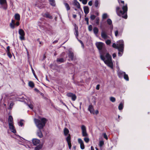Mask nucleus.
Listing matches in <instances>:
<instances>
[{
	"label": "nucleus",
	"mask_w": 150,
	"mask_h": 150,
	"mask_svg": "<svg viewBox=\"0 0 150 150\" xmlns=\"http://www.w3.org/2000/svg\"><path fill=\"white\" fill-rule=\"evenodd\" d=\"M120 9L119 7H116V12L117 15L120 16H121L124 18L127 19V12L128 9L127 5L126 4L125 6H123L122 7L123 11L122 10L120 11Z\"/></svg>",
	"instance_id": "obj_3"
},
{
	"label": "nucleus",
	"mask_w": 150,
	"mask_h": 150,
	"mask_svg": "<svg viewBox=\"0 0 150 150\" xmlns=\"http://www.w3.org/2000/svg\"><path fill=\"white\" fill-rule=\"evenodd\" d=\"M67 96L68 97L71 98L73 101H75L76 98V96L75 94L71 93H68L67 94Z\"/></svg>",
	"instance_id": "obj_10"
},
{
	"label": "nucleus",
	"mask_w": 150,
	"mask_h": 150,
	"mask_svg": "<svg viewBox=\"0 0 150 150\" xmlns=\"http://www.w3.org/2000/svg\"><path fill=\"white\" fill-rule=\"evenodd\" d=\"M107 14L106 13L103 14L102 16V18L103 19H105L107 18Z\"/></svg>",
	"instance_id": "obj_38"
},
{
	"label": "nucleus",
	"mask_w": 150,
	"mask_h": 150,
	"mask_svg": "<svg viewBox=\"0 0 150 150\" xmlns=\"http://www.w3.org/2000/svg\"><path fill=\"white\" fill-rule=\"evenodd\" d=\"M118 2L119 3L121 2L123 5V6H124V1H121V0H118Z\"/></svg>",
	"instance_id": "obj_51"
},
{
	"label": "nucleus",
	"mask_w": 150,
	"mask_h": 150,
	"mask_svg": "<svg viewBox=\"0 0 150 150\" xmlns=\"http://www.w3.org/2000/svg\"><path fill=\"white\" fill-rule=\"evenodd\" d=\"M13 104L14 103H11L10 104V107L11 108V107H12Z\"/></svg>",
	"instance_id": "obj_63"
},
{
	"label": "nucleus",
	"mask_w": 150,
	"mask_h": 150,
	"mask_svg": "<svg viewBox=\"0 0 150 150\" xmlns=\"http://www.w3.org/2000/svg\"><path fill=\"white\" fill-rule=\"evenodd\" d=\"M88 5L90 6H91L92 5V2L91 1H89Z\"/></svg>",
	"instance_id": "obj_53"
},
{
	"label": "nucleus",
	"mask_w": 150,
	"mask_h": 150,
	"mask_svg": "<svg viewBox=\"0 0 150 150\" xmlns=\"http://www.w3.org/2000/svg\"><path fill=\"white\" fill-rule=\"evenodd\" d=\"M78 143L80 144H82L83 143L82 140L80 138H79L78 139Z\"/></svg>",
	"instance_id": "obj_43"
},
{
	"label": "nucleus",
	"mask_w": 150,
	"mask_h": 150,
	"mask_svg": "<svg viewBox=\"0 0 150 150\" xmlns=\"http://www.w3.org/2000/svg\"><path fill=\"white\" fill-rule=\"evenodd\" d=\"M9 128L10 129L11 131L14 133H15L16 132V131L15 128L13 124H10L9 125Z\"/></svg>",
	"instance_id": "obj_13"
},
{
	"label": "nucleus",
	"mask_w": 150,
	"mask_h": 150,
	"mask_svg": "<svg viewBox=\"0 0 150 150\" xmlns=\"http://www.w3.org/2000/svg\"><path fill=\"white\" fill-rule=\"evenodd\" d=\"M0 8L6 10L8 8V5L6 0H0Z\"/></svg>",
	"instance_id": "obj_5"
},
{
	"label": "nucleus",
	"mask_w": 150,
	"mask_h": 150,
	"mask_svg": "<svg viewBox=\"0 0 150 150\" xmlns=\"http://www.w3.org/2000/svg\"><path fill=\"white\" fill-rule=\"evenodd\" d=\"M73 4L74 5L76 6L78 8H80V6L79 3L76 0H74Z\"/></svg>",
	"instance_id": "obj_20"
},
{
	"label": "nucleus",
	"mask_w": 150,
	"mask_h": 150,
	"mask_svg": "<svg viewBox=\"0 0 150 150\" xmlns=\"http://www.w3.org/2000/svg\"><path fill=\"white\" fill-rule=\"evenodd\" d=\"M104 137L105 139H108L107 136L106 134H105V133L104 134Z\"/></svg>",
	"instance_id": "obj_59"
},
{
	"label": "nucleus",
	"mask_w": 150,
	"mask_h": 150,
	"mask_svg": "<svg viewBox=\"0 0 150 150\" xmlns=\"http://www.w3.org/2000/svg\"><path fill=\"white\" fill-rule=\"evenodd\" d=\"M100 2L98 0H95L94 2L95 7L97 9L98 8L100 7Z\"/></svg>",
	"instance_id": "obj_15"
},
{
	"label": "nucleus",
	"mask_w": 150,
	"mask_h": 150,
	"mask_svg": "<svg viewBox=\"0 0 150 150\" xmlns=\"http://www.w3.org/2000/svg\"><path fill=\"white\" fill-rule=\"evenodd\" d=\"M85 21L86 22V24L87 25H89V19L87 17L85 18Z\"/></svg>",
	"instance_id": "obj_46"
},
{
	"label": "nucleus",
	"mask_w": 150,
	"mask_h": 150,
	"mask_svg": "<svg viewBox=\"0 0 150 150\" xmlns=\"http://www.w3.org/2000/svg\"><path fill=\"white\" fill-rule=\"evenodd\" d=\"M84 140L85 142L87 143H88L89 141V139L88 138H85Z\"/></svg>",
	"instance_id": "obj_44"
},
{
	"label": "nucleus",
	"mask_w": 150,
	"mask_h": 150,
	"mask_svg": "<svg viewBox=\"0 0 150 150\" xmlns=\"http://www.w3.org/2000/svg\"><path fill=\"white\" fill-rule=\"evenodd\" d=\"M93 27L92 25H90L88 27V29L89 31H91L92 30Z\"/></svg>",
	"instance_id": "obj_45"
},
{
	"label": "nucleus",
	"mask_w": 150,
	"mask_h": 150,
	"mask_svg": "<svg viewBox=\"0 0 150 150\" xmlns=\"http://www.w3.org/2000/svg\"><path fill=\"white\" fill-rule=\"evenodd\" d=\"M119 44L117 49L119 52H123L124 48V43L122 40H120L119 41Z\"/></svg>",
	"instance_id": "obj_6"
},
{
	"label": "nucleus",
	"mask_w": 150,
	"mask_h": 150,
	"mask_svg": "<svg viewBox=\"0 0 150 150\" xmlns=\"http://www.w3.org/2000/svg\"><path fill=\"white\" fill-rule=\"evenodd\" d=\"M20 24L19 21H18L15 23V21L14 20L12 19L11 23L10 24V26L11 28L14 29L15 28V25L18 26Z\"/></svg>",
	"instance_id": "obj_8"
},
{
	"label": "nucleus",
	"mask_w": 150,
	"mask_h": 150,
	"mask_svg": "<svg viewBox=\"0 0 150 150\" xmlns=\"http://www.w3.org/2000/svg\"><path fill=\"white\" fill-rule=\"evenodd\" d=\"M96 45L97 48L100 51V55L101 54H103L104 56L105 53L103 50H102L105 46L104 43L102 42H99L96 43Z\"/></svg>",
	"instance_id": "obj_4"
},
{
	"label": "nucleus",
	"mask_w": 150,
	"mask_h": 150,
	"mask_svg": "<svg viewBox=\"0 0 150 150\" xmlns=\"http://www.w3.org/2000/svg\"><path fill=\"white\" fill-rule=\"evenodd\" d=\"M76 15L75 14H74L73 15V17L74 18H76Z\"/></svg>",
	"instance_id": "obj_62"
},
{
	"label": "nucleus",
	"mask_w": 150,
	"mask_h": 150,
	"mask_svg": "<svg viewBox=\"0 0 150 150\" xmlns=\"http://www.w3.org/2000/svg\"><path fill=\"white\" fill-rule=\"evenodd\" d=\"M110 100L112 102H114L116 100L115 98L113 97H110Z\"/></svg>",
	"instance_id": "obj_37"
},
{
	"label": "nucleus",
	"mask_w": 150,
	"mask_h": 150,
	"mask_svg": "<svg viewBox=\"0 0 150 150\" xmlns=\"http://www.w3.org/2000/svg\"><path fill=\"white\" fill-rule=\"evenodd\" d=\"M6 49H7V52H10V46H7V47Z\"/></svg>",
	"instance_id": "obj_56"
},
{
	"label": "nucleus",
	"mask_w": 150,
	"mask_h": 150,
	"mask_svg": "<svg viewBox=\"0 0 150 150\" xmlns=\"http://www.w3.org/2000/svg\"><path fill=\"white\" fill-rule=\"evenodd\" d=\"M23 120H21L19 122V125L21 127H22L23 125Z\"/></svg>",
	"instance_id": "obj_39"
},
{
	"label": "nucleus",
	"mask_w": 150,
	"mask_h": 150,
	"mask_svg": "<svg viewBox=\"0 0 150 150\" xmlns=\"http://www.w3.org/2000/svg\"><path fill=\"white\" fill-rule=\"evenodd\" d=\"M42 147V146L41 145H39L36 146L35 148V150H39Z\"/></svg>",
	"instance_id": "obj_30"
},
{
	"label": "nucleus",
	"mask_w": 150,
	"mask_h": 150,
	"mask_svg": "<svg viewBox=\"0 0 150 150\" xmlns=\"http://www.w3.org/2000/svg\"><path fill=\"white\" fill-rule=\"evenodd\" d=\"M60 102L62 103L63 104V105L67 107V106L62 101L60 100Z\"/></svg>",
	"instance_id": "obj_60"
},
{
	"label": "nucleus",
	"mask_w": 150,
	"mask_h": 150,
	"mask_svg": "<svg viewBox=\"0 0 150 150\" xmlns=\"http://www.w3.org/2000/svg\"><path fill=\"white\" fill-rule=\"evenodd\" d=\"M105 42L107 45H110L111 43V41L109 40H107Z\"/></svg>",
	"instance_id": "obj_42"
},
{
	"label": "nucleus",
	"mask_w": 150,
	"mask_h": 150,
	"mask_svg": "<svg viewBox=\"0 0 150 150\" xmlns=\"http://www.w3.org/2000/svg\"><path fill=\"white\" fill-rule=\"evenodd\" d=\"M116 55L115 53H114L112 54V57L113 58L116 57Z\"/></svg>",
	"instance_id": "obj_61"
},
{
	"label": "nucleus",
	"mask_w": 150,
	"mask_h": 150,
	"mask_svg": "<svg viewBox=\"0 0 150 150\" xmlns=\"http://www.w3.org/2000/svg\"><path fill=\"white\" fill-rule=\"evenodd\" d=\"M88 110L91 113L94 114V109L93 105H90L88 108Z\"/></svg>",
	"instance_id": "obj_19"
},
{
	"label": "nucleus",
	"mask_w": 150,
	"mask_h": 150,
	"mask_svg": "<svg viewBox=\"0 0 150 150\" xmlns=\"http://www.w3.org/2000/svg\"><path fill=\"white\" fill-rule=\"evenodd\" d=\"M29 107L31 109H32L33 108V105L32 104H29L28 105Z\"/></svg>",
	"instance_id": "obj_55"
},
{
	"label": "nucleus",
	"mask_w": 150,
	"mask_h": 150,
	"mask_svg": "<svg viewBox=\"0 0 150 150\" xmlns=\"http://www.w3.org/2000/svg\"><path fill=\"white\" fill-rule=\"evenodd\" d=\"M7 55L8 56V57L10 58H11V57H12V55L11 54L10 52H7Z\"/></svg>",
	"instance_id": "obj_48"
},
{
	"label": "nucleus",
	"mask_w": 150,
	"mask_h": 150,
	"mask_svg": "<svg viewBox=\"0 0 150 150\" xmlns=\"http://www.w3.org/2000/svg\"><path fill=\"white\" fill-rule=\"evenodd\" d=\"M31 69H32V72L33 73V74L34 75V76L36 78H37V76L35 74V71H34V69H33L32 67Z\"/></svg>",
	"instance_id": "obj_49"
},
{
	"label": "nucleus",
	"mask_w": 150,
	"mask_h": 150,
	"mask_svg": "<svg viewBox=\"0 0 150 150\" xmlns=\"http://www.w3.org/2000/svg\"><path fill=\"white\" fill-rule=\"evenodd\" d=\"M15 19L18 21H19L20 19V16L19 14L16 13L15 15Z\"/></svg>",
	"instance_id": "obj_22"
},
{
	"label": "nucleus",
	"mask_w": 150,
	"mask_h": 150,
	"mask_svg": "<svg viewBox=\"0 0 150 150\" xmlns=\"http://www.w3.org/2000/svg\"><path fill=\"white\" fill-rule=\"evenodd\" d=\"M107 23L109 25H111L112 24V22L110 19H108L107 21Z\"/></svg>",
	"instance_id": "obj_33"
},
{
	"label": "nucleus",
	"mask_w": 150,
	"mask_h": 150,
	"mask_svg": "<svg viewBox=\"0 0 150 150\" xmlns=\"http://www.w3.org/2000/svg\"><path fill=\"white\" fill-rule=\"evenodd\" d=\"M124 79L127 81H128L129 78L127 74H126L125 72H124Z\"/></svg>",
	"instance_id": "obj_29"
},
{
	"label": "nucleus",
	"mask_w": 150,
	"mask_h": 150,
	"mask_svg": "<svg viewBox=\"0 0 150 150\" xmlns=\"http://www.w3.org/2000/svg\"><path fill=\"white\" fill-rule=\"evenodd\" d=\"M56 61L57 62H59L60 63H63L64 62V59L63 58H58L57 59Z\"/></svg>",
	"instance_id": "obj_25"
},
{
	"label": "nucleus",
	"mask_w": 150,
	"mask_h": 150,
	"mask_svg": "<svg viewBox=\"0 0 150 150\" xmlns=\"http://www.w3.org/2000/svg\"><path fill=\"white\" fill-rule=\"evenodd\" d=\"M34 121L37 127L39 129L37 131V135L40 138H42L43 137V134L41 130L45 126L47 120L45 118L42 117L40 120L35 118Z\"/></svg>",
	"instance_id": "obj_1"
},
{
	"label": "nucleus",
	"mask_w": 150,
	"mask_h": 150,
	"mask_svg": "<svg viewBox=\"0 0 150 150\" xmlns=\"http://www.w3.org/2000/svg\"><path fill=\"white\" fill-rule=\"evenodd\" d=\"M81 129L82 131V135L83 137H87L88 134L86 132V127L84 125H82L81 126Z\"/></svg>",
	"instance_id": "obj_9"
},
{
	"label": "nucleus",
	"mask_w": 150,
	"mask_h": 150,
	"mask_svg": "<svg viewBox=\"0 0 150 150\" xmlns=\"http://www.w3.org/2000/svg\"><path fill=\"white\" fill-rule=\"evenodd\" d=\"M107 30H103L101 33V37L104 39H107L108 38L107 35H108L107 33Z\"/></svg>",
	"instance_id": "obj_11"
},
{
	"label": "nucleus",
	"mask_w": 150,
	"mask_h": 150,
	"mask_svg": "<svg viewBox=\"0 0 150 150\" xmlns=\"http://www.w3.org/2000/svg\"><path fill=\"white\" fill-rule=\"evenodd\" d=\"M69 149H71V142H67Z\"/></svg>",
	"instance_id": "obj_41"
},
{
	"label": "nucleus",
	"mask_w": 150,
	"mask_h": 150,
	"mask_svg": "<svg viewBox=\"0 0 150 150\" xmlns=\"http://www.w3.org/2000/svg\"><path fill=\"white\" fill-rule=\"evenodd\" d=\"M71 137L70 134H69L68 137L66 138V140L67 142H70L71 141Z\"/></svg>",
	"instance_id": "obj_32"
},
{
	"label": "nucleus",
	"mask_w": 150,
	"mask_h": 150,
	"mask_svg": "<svg viewBox=\"0 0 150 150\" xmlns=\"http://www.w3.org/2000/svg\"><path fill=\"white\" fill-rule=\"evenodd\" d=\"M84 12L86 15H87L89 12V8L87 6H85L83 7Z\"/></svg>",
	"instance_id": "obj_18"
},
{
	"label": "nucleus",
	"mask_w": 150,
	"mask_h": 150,
	"mask_svg": "<svg viewBox=\"0 0 150 150\" xmlns=\"http://www.w3.org/2000/svg\"><path fill=\"white\" fill-rule=\"evenodd\" d=\"M105 56L107 59L106 60L105 59L104 54H101L100 55L101 59L108 66L110 67L112 69H113V64L111 56L108 53H107Z\"/></svg>",
	"instance_id": "obj_2"
},
{
	"label": "nucleus",
	"mask_w": 150,
	"mask_h": 150,
	"mask_svg": "<svg viewBox=\"0 0 150 150\" xmlns=\"http://www.w3.org/2000/svg\"><path fill=\"white\" fill-rule=\"evenodd\" d=\"M96 17L95 15H92L91 16L90 18L92 20H93L95 19Z\"/></svg>",
	"instance_id": "obj_40"
},
{
	"label": "nucleus",
	"mask_w": 150,
	"mask_h": 150,
	"mask_svg": "<svg viewBox=\"0 0 150 150\" xmlns=\"http://www.w3.org/2000/svg\"><path fill=\"white\" fill-rule=\"evenodd\" d=\"M76 37H77L78 36V30H76Z\"/></svg>",
	"instance_id": "obj_58"
},
{
	"label": "nucleus",
	"mask_w": 150,
	"mask_h": 150,
	"mask_svg": "<svg viewBox=\"0 0 150 150\" xmlns=\"http://www.w3.org/2000/svg\"><path fill=\"white\" fill-rule=\"evenodd\" d=\"M80 148L82 149H84L85 146L83 143L80 144Z\"/></svg>",
	"instance_id": "obj_47"
},
{
	"label": "nucleus",
	"mask_w": 150,
	"mask_h": 150,
	"mask_svg": "<svg viewBox=\"0 0 150 150\" xmlns=\"http://www.w3.org/2000/svg\"><path fill=\"white\" fill-rule=\"evenodd\" d=\"M100 85L98 84L96 86V89L97 90H99L100 89Z\"/></svg>",
	"instance_id": "obj_54"
},
{
	"label": "nucleus",
	"mask_w": 150,
	"mask_h": 150,
	"mask_svg": "<svg viewBox=\"0 0 150 150\" xmlns=\"http://www.w3.org/2000/svg\"><path fill=\"white\" fill-rule=\"evenodd\" d=\"M104 144V142L103 141H100L99 142V146L100 147H101Z\"/></svg>",
	"instance_id": "obj_36"
},
{
	"label": "nucleus",
	"mask_w": 150,
	"mask_h": 150,
	"mask_svg": "<svg viewBox=\"0 0 150 150\" xmlns=\"http://www.w3.org/2000/svg\"><path fill=\"white\" fill-rule=\"evenodd\" d=\"M64 135L67 136L69 133V131L67 128H65L64 130Z\"/></svg>",
	"instance_id": "obj_26"
},
{
	"label": "nucleus",
	"mask_w": 150,
	"mask_h": 150,
	"mask_svg": "<svg viewBox=\"0 0 150 150\" xmlns=\"http://www.w3.org/2000/svg\"><path fill=\"white\" fill-rule=\"evenodd\" d=\"M87 2V0H82V3L83 4H86Z\"/></svg>",
	"instance_id": "obj_52"
},
{
	"label": "nucleus",
	"mask_w": 150,
	"mask_h": 150,
	"mask_svg": "<svg viewBox=\"0 0 150 150\" xmlns=\"http://www.w3.org/2000/svg\"><path fill=\"white\" fill-rule=\"evenodd\" d=\"M42 16L44 17L48 18L50 19L53 18L52 16L50 14V13L47 12L44 14Z\"/></svg>",
	"instance_id": "obj_12"
},
{
	"label": "nucleus",
	"mask_w": 150,
	"mask_h": 150,
	"mask_svg": "<svg viewBox=\"0 0 150 150\" xmlns=\"http://www.w3.org/2000/svg\"><path fill=\"white\" fill-rule=\"evenodd\" d=\"M115 35L116 37H117L118 36V33H119V32H118V30H116V31H115Z\"/></svg>",
	"instance_id": "obj_50"
},
{
	"label": "nucleus",
	"mask_w": 150,
	"mask_h": 150,
	"mask_svg": "<svg viewBox=\"0 0 150 150\" xmlns=\"http://www.w3.org/2000/svg\"><path fill=\"white\" fill-rule=\"evenodd\" d=\"M93 31L94 34H97L98 33V29L96 27H95L93 29Z\"/></svg>",
	"instance_id": "obj_28"
},
{
	"label": "nucleus",
	"mask_w": 150,
	"mask_h": 150,
	"mask_svg": "<svg viewBox=\"0 0 150 150\" xmlns=\"http://www.w3.org/2000/svg\"><path fill=\"white\" fill-rule=\"evenodd\" d=\"M18 33L20 35L19 38L21 40H25V33L24 31L22 29H20L18 30Z\"/></svg>",
	"instance_id": "obj_7"
},
{
	"label": "nucleus",
	"mask_w": 150,
	"mask_h": 150,
	"mask_svg": "<svg viewBox=\"0 0 150 150\" xmlns=\"http://www.w3.org/2000/svg\"><path fill=\"white\" fill-rule=\"evenodd\" d=\"M29 86L31 88H33L34 86V83L32 81H30L28 83Z\"/></svg>",
	"instance_id": "obj_27"
},
{
	"label": "nucleus",
	"mask_w": 150,
	"mask_h": 150,
	"mask_svg": "<svg viewBox=\"0 0 150 150\" xmlns=\"http://www.w3.org/2000/svg\"><path fill=\"white\" fill-rule=\"evenodd\" d=\"M32 141L33 144L35 145H37L40 143V140L36 139H33Z\"/></svg>",
	"instance_id": "obj_17"
},
{
	"label": "nucleus",
	"mask_w": 150,
	"mask_h": 150,
	"mask_svg": "<svg viewBox=\"0 0 150 150\" xmlns=\"http://www.w3.org/2000/svg\"><path fill=\"white\" fill-rule=\"evenodd\" d=\"M50 4L52 6H55L56 5L54 0H49Z\"/></svg>",
	"instance_id": "obj_24"
},
{
	"label": "nucleus",
	"mask_w": 150,
	"mask_h": 150,
	"mask_svg": "<svg viewBox=\"0 0 150 150\" xmlns=\"http://www.w3.org/2000/svg\"><path fill=\"white\" fill-rule=\"evenodd\" d=\"M117 74L120 78H122L123 77V75H124V72L119 71H118Z\"/></svg>",
	"instance_id": "obj_21"
},
{
	"label": "nucleus",
	"mask_w": 150,
	"mask_h": 150,
	"mask_svg": "<svg viewBox=\"0 0 150 150\" xmlns=\"http://www.w3.org/2000/svg\"><path fill=\"white\" fill-rule=\"evenodd\" d=\"M8 122L9 125L10 123L12 124V125L13 124V119L11 115H9V116L8 119Z\"/></svg>",
	"instance_id": "obj_16"
},
{
	"label": "nucleus",
	"mask_w": 150,
	"mask_h": 150,
	"mask_svg": "<svg viewBox=\"0 0 150 150\" xmlns=\"http://www.w3.org/2000/svg\"><path fill=\"white\" fill-rule=\"evenodd\" d=\"M68 56L69 58L71 61H73L74 58V54L73 52L71 51L69 52Z\"/></svg>",
	"instance_id": "obj_14"
},
{
	"label": "nucleus",
	"mask_w": 150,
	"mask_h": 150,
	"mask_svg": "<svg viewBox=\"0 0 150 150\" xmlns=\"http://www.w3.org/2000/svg\"><path fill=\"white\" fill-rule=\"evenodd\" d=\"M95 23L97 25H98L99 23V17H97Z\"/></svg>",
	"instance_id": "obj_34"
},
{
	"label": "nucleus",
	"mask_w": 150,
	"mask_h": 150,
	"mask_svg": "<svg viewBox=\"0 0 150 150\" xmlns=\"http://www.w3.org/2000/svg\"><path fill=\"white\" fill-rule=\"evenodd\" d=\"M57 42H58V40H55L53 42V44H55V43H57Z\"/></svg>",
	"instance_id": "obj_64"
},
{
	"label": "nucleus",
	"mask_w": 150,
	"mask_h": 150,
	"mask_svg": "<svg viewBox=\"0 0 150 150\" xmlns=\"http://www.w3.org/2000/svg\"><path fill=\"white\" fill-rule=\"evenodd\" d=\"M119 44H117V45L115 43H113L112 45V47H113L115 49H117L118 48V46Z\"/></svg>",
	"instance_id": "obj_35"
},
{
	"label": "nucleus",
	"mask_w": 150,
	"mask_h": 150,
	"mask_svg": "<svg viewBox=\"0 0 150 150\" xmlns=\"http://www.w3.org/2000/svg\"><path fill=\"white\" fill-rule=\"evenodd\" d=\"M118 109L120 110H122L123 108V104L122 103H120L119 106H118Z\"/></svg>",
	"instance_id": "obj_31"
},
{
	"label": "nucleus",
	"mask_w": 150,
	"mask_h": 150,
	"mask_svg": "<svg viewBox=\"0 0 150 150\" xmlns=\"http://www.w3.org/2000/svg\"><path fill=\"white\" fill-rule=\"evenodd\" d=\"M64 5L67 10L68 11L70 10V8L69 4L66 2H64Z\"/></svg>",
	"instance_id": "obj_23"
},
{
	"label": "nucleus",
	"mask_w": 150,
	"mask_h": 150,
	"mask_svg": "<svg viewBox=\"0 0 150 150\" xmlns=\"http://www.w3.org/2000/svg\"><path fill=\"white\" fill-rule=\"evenodd\" d=\"M34 90L38 93H40V91L37 88H35Z\"/></svg>",
	"instance_id": "obj_57"
}]
</instances>
